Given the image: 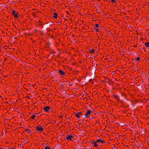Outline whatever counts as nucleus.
<instances>
[{"label": "nucleus", "instance_id": "obj_1", "mask_svg": "<svg viewBox=\"0 0 149 149\" xmlns=\"http://www.w3.org/2000/svg\"><path fill=\"white\" fill-rule=\"evenodd\" d=\"M105 143V141L101 138L97 139L95 141H92L91 143L93 147H97L99 146H102L103 144Z\"/></svg>", "mask_w": 149, "mask_h": 149}, {"label": "nucleus", "instance_id": "obj_2", "mask_svg": "<svg viewBox=\"0 0 149 149\" xmlns=\"http://www.w3.org/2000/svg\"><path fill=\"white\" fill-rule=\"evenodd\" d=\"M91 114V110H86L85 114V116L86 118H88Z\"/></svg>", "mask_w": 149, "mask_h": 149}, {"label": "nucleus", "instance_id": "obj_3", "mask_svg": "<svg viewBox=\"0 0 149 149\" xmlns=\"http://www.w3.org/2000/svg\"><path fill=\"white\" fill-rule=\"evenodd\" d=\"M74 135L72 134H71L69 135L66 136V139L68 140L72 141V139L74 138Z\"/></svg>", "mask_w": 149, "mask_h": 149}, {"label": "nucleus", "instance_id": "obj_4", "mask_svg": "<svg viewBox=\"0 0 149 149\" xmlns=\"http://www.w3.org/2000/svg\"><path fill=\"white\" fill-rule=\"evenodd\" d=\"M36 130L40 132L43 131V128L40 126H37L36 127Z\"/></svg>", "mask_w": 149, "mask_h": 149}, {"label": "nucleus", "instance_id": "obj_5", "mask_svg": "<svg viewBox=\"0 0 149 149\" xmlns=\"http://www.w3.org/2000/svg\"><path fill=\"white\" fill-rule=\"evenodd\" d=\"M44 109L45 111L49 112L50 110V108L48 106L45 107H44Z\"/></svg>", "mask_w": 149, "mask_h": 149}, {"label": "nucleus", "instance_id": "obj_6", "mask_svg": "<svg viewBox=\"0 0 149 149\" xmlns=\"http://www.w3.org/2000/svg\"><path fill=\"white\" fill-rule=\"evenodd\" d=\"M12 14L15 17L17 18H18V16L17 15L18 13L17 12L16 13L15 10H13Z\"/></svg>", "mask_w": 149, "mask_h": 149}, {"label": "nucleus", "instance_id": "obj_7", "mask_svg": "<svg viewBox=\"0 0 149 149\" xmlns=\"http://www.w3.org/2000/svg\"><path fill=\"white\" fill-rule=\"evenodd\" d=\"M58 72L60 74L63 76H64L65 75V73L64 71H63L62 70H59L58 71Z\"/></svg>", "mask_w": 149, "mask_h": 149}, {"label": "nucleus", "instance_id": "obj_8", "mask_svg": "<svg viewBox=\"0 0 149 149\" xmlns=\"http://www.w3.org/2000/svg\"><path fill=\"white\" fill-rule=\"evenodd\" d=\"M82 114L81 112H79L77 113L75 115V116L76 117L78 118H79L80 117V115H81Z\"/></svg>", "mask_w": 149, "mask_h": 149}, {"label": "nucleus", "instance_id": "obj_9", "mask_svg": "<svg viewBox=\"0 0 149 149\" xmlns=\"http://www.w3.org/2000/svg\"><path fill=\"white\" fill-rule=\"evenodd\" d=\"M112 97L115 98L116 100H119V98L118 96L116 95H112Z\"/></svg>", "mask_w": 149, "mask_h": 149}, {"label": "nucleus", "instance_id": "obj_10", "mask_svg": "<svg viewBox=\"0 0 149 149\" xmlns=\"http://www.w3.org/2000/svg\"><path fill=\"white\" fill-rule=\"evenodd\" d=\"M53 17L55 18H57L58 17V14L56 13H54Z\"/></svg>", "mask_w": 149, "mask_h": 149}, {"label": "nucleus", "instance_id": "obj_11", "mask_svg": "<svg viewBox=\"0 0 149 149\" xmlns=\"http://www.w3.org/2000/svg\"><path fill=\"white\" fill-rule=\"evenodd\" d=\"M36 117V114L33 113V114L31 116V118L32 119H34Z\"/></svg>", "mask_w": 149, "mask_h": 149}, {"label": "nucleus", "instance_id": "obj_12", "mask_svg": "<svg viewBox=\"0 0 149 149\" xmlns=\"http://www.w3.org/2000/svg\"><path fill=\"white\" fill-rule=\"evenodd\" d=\"M145 45L147 47H149V42H146L145 43Z\"/></svg>", "mask_w": 149, "mask_h": 149}, {"label": "nucleus", "instance_id": "obj_13", "mask_svg": "<svg viewBox=\"0 0 149 149\" xmlns=\"http://www.w3.org/2000/svg\"><path fill=\"white\" fill-rule=\"evenodd\" d=\"M89 52L90 53H94L95 52V51L93 49H92L89 51Z\"/></svg>", "mask_w": 149, "mask_h": 149}, {"label": "nucleus", "instance_id": "obj_14", "mask_svg": "<svg viewBox=\"0 0 149 149\" xmlns=\"http://www.w3.org/2000/svg\"><path fill=\"white\" fill-rule=\"evenodd\" d=\"M28 129H26L25 130L23 131V134H25L26 133H27V132L28 131Z\"/></svg>", "mask_w": 149, "mask_h": 149}, {"label": "nucleus", "instance_id": "obj_15", "mask_svg": "<svg viewBox=\"0 0 149 149\" xmlns=\"http://www.w3.org/2000/svg\"><path fill=\"white\" fill-rule=\"evenodd\" d=\"M37 12H33L32 13V14L33 16H36V15Z\"/></svg>", "mask_w": 149, "mask_h": 149}, {"label": "nucleus", "instance_id": "obj_16", "mask_svg": "<svg viewBox=\"0 0 149 149\" xmlns=\"http://www.w3.org/2000/svg\"><path fill=\"white\" fill-rule=\"evenodd\" d=\"M94 29L96 32H99V30L98 29L96 28L95 27H94Z\"/></svg>", "mask_w": 149, "mask_h": 149}, {"label": "nucleus", "instance_id": "obj_17", "mask_svg": "<svg viewBox=\"0 0 149 149\" xmlns=\"http://www.w3.org/2000/svg\"><path fill=\"white\" fill-rule=\"evenodd\" d=\"M25 5L26 6H27L28 5L27 0H25Z\"/></svg>", "mask_w": 149, "mask_h": 149}, {"label": "nucleus", "instance_id": "obj_18", "mask_svg": "<svg viewBox=\"0 0 149 149\" xmlns=\"http://www.w3.org/2000/svg\"><path fill=\"white\" fill-rule=\"evenodd\" d=\"M136 60V61H138L140 60V58L139 57H137Z\"/></svg>", "mask_w": 149, "mask_h": 149}, {"label": "nucleus", "instance_id": "obj_19", "mask_svg": "<svg viewBox=\"0 0 149 149\" xmlns=\"http://www.w3.org/2000/svg\"><path fill=\"white\" fill-rule=\"evenodd\" d=\"M45 149H50V148L49 146H47L45 147Z\"/></svg>", "mask_w": 149, "mask_h": 149}, {"label": "nucleus", "instance_id": "obj_20", "mask_svg": "<svg viewBox=\"0 0 149 149\" xmlns=\"http://www.w3.org/2000/svg\"><path fill=\"white\" fill-rule=\"evenodd\" d=\"M28 138V137L27 136V135H26L25 136V137L24 138V140H26V139Z\"/></svg>", "mask_w": 149, "mask_h": 149}, {"label": "nucleus", "instance_id": "obj_21", "mask_svg": "<svg viewBox=\"0 0 149 149\" xmlns=\"http://www.w3.org/2000/svg\"><path fill=\"white\" fill-rule=\"evenodd\" d=\"M96 28H97L99 27V24H95V26Z\"/></svg>", "mask_w": 149, "mask_h": 149}, {"label": "nucleus", "instance_id": "obj_22", "mask_svg": "<svg viewBox=\"0 0 149 149\" xmlns=\"http://www.w3.org/2000/svg\"><path fill=\"white\" fill-rule=\"evenodd\" d=\"M111 2L113 3H116V1L115 0H111Z\"/></svg>", "mask_w": 149, "mask_h": 149}, {"label": "nucleus", "instance_id": "obj_23", "mask_svg": "<svg viewBox=\"0 0 149 149\" xmlns=\"http://www.w3.org/2000/svg\"><path fill=\"white\" fill-rule=\"evenodd\" d=\"M0 133H1V135H0V136H2L3 134V132L2 131H1V132Z\"/></svg>", "mask_w": 149, "mask_h": 149}, {"label": "nucleus", "instance_id": "obj_24", "mask_svg": "<svg viewBox=\"0 0 149 149\" xmlns=\"http://www.w3.org/2000/svg\"><path fill=\"white\" fill-rule=\"evenodd\" d=\"M33 132V131H31L29 130V134L30 133H31V132Z\"/></svg>", "mask_w": 149, "mask_h": 149}, {"label": "nucleus", "instance_id": "obj_25", "mask_svg": "<svg viewBox=\"0 0 149 149\" xmlns=\"http://www.w3.org/2000/svg\"><path fill=\"white\" fill-rule=\"evenodd\" d=\"M22 31H23V33H24V34H26V32L25 31V30H22Z\"/></svg>", "mask_w": 149, "mask_h": 149}, {"label": "nucleus", "instance_id": "obj_26", "mask_svg": "<svg viewBox=\"0 0 149 149\" xmlns=\"http://www.w3.org/2000/svg\"><path fill=\"white\" fill-rule=\"evenodd\" d=\"M63 117V115L60 116H59V118H62Z\"/></svg>", "mask_w": 149, "mask_h": 149}, {"label": "nucleus", "instance_id": "obj_27", "mask_svg": "<svg viewBox=\"0 0 149 149\" xmlns=\"http://www.w3.org/2000/svg\"><path fill=\"white\" fill-rule=\"evenodd\" d=\"M66 13L68 14V15H69V12L68 11H66Z\"/></svg>", "mask_w": 149, "mask_h": 149}, {"label": "nucleus", "instance_id": "obj_28", "mask_svg": "<svg viewBox=\"0 0 149 149\" xmlns=\"http://www.w3.org/2000/svg\"><path fill=\"white\" fill-rule=\"evenodd\" d=\"M69 16H70V15H68V14L66 15V16L68 17H69Z\"/></svg>", "mask_w": 149, "mask_h": 149}, {"label": "nucleus", "instance_id": "obj_29", "mask_svg": "<svg viewBox=\"0 0 149 149\" xmlns=\"http://www.w3.org/2000/svg\"><path fill=\"white\" fill-rule=\"evenodd\" d=\"M29 11H31V10H30V9H29Z\"/></svg>", "mask_w": 149, "mask_h": 149}, {"label": "nucleus", "instance_id": "obj_30", "mask_svg": "<svg viewBox=\"0 0 149 149\" xmlns=\"http://www.w3.org/2000/svg\"><path fill=\"white\" fill-rule=\"evenodd\" d=\"M26 97H28V95H27L26 96H25Z\"/></svg>", "mask_w": 149, "mask_h": 149}, {"label": "nucleus", "instance_id": "obj_31", "mask_svg": "<svg viewBox=\"0 0 149 149\" xmlns=\"http://www.w3.org/2000/svg\"><path fill=\"white\" fill-rule=\"evenodd\" d=\"M24 145H25V144H24V145L23 146V148L24 147Z\"/></svg>", "mask_w": 149, "mask_h": 149}, {"label": "nucleus", "instance_id": "obj_32", "mask_svg": "<svg viewBox=\"0 0 149 149\" xmlns=\"http://www.w3.org/2000/svg\"><path fill=\"white\" fill-rule=\"evenodd\" d=\"M27 147H26V149H27Z\"/></svg>", "mask_w": 149, "mask_h": 149}, {"label": "nucleus", "instance_id": "obj_33", "mask_svg": "<svg viewBox=\"0 0 149 149\" xmlns=\"http://www.w3.org/2000/svg\"><path fill=\"white\" fill-rule=\"evenodd\" d=\"M29 113V115H30V114H31V113Z\"/></svg>", "mask_w": 149, "mask_h": 149}, {"label": "nucleus", "instance_id": "obj_34", "mask_svg": "<svg viewBox=\"0 0 149 149\" xmlns=\"http://www.w3.org/2000/svg\"><path fill=\"white\" fill-rule=\"evenodd\" d=\"M26 90H27V88H26Z\"/></svg>", "mask_w": 149, "mask_h": 149}, {"label": "nucleus", "instance_id": "obj_35", "mask_svg": "<svg viewBox=\"0 0 149 149\" xmlns=\"http://www.w3.org/2000/svg\"><path fill=\"white\" fill-rule=\"evenodd\" d=\"M33 10H34V9H33Z\"/></svg>", "mask_w": 149, "mask_h": 149}]
</instances>
